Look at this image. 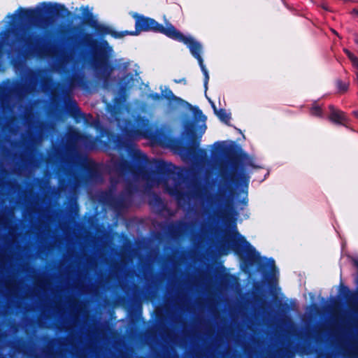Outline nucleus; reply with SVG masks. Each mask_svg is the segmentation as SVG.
<instances>
[{"instance_id":"obj_9","label":"nucleus","mask_w":358,"mask_h":358,"mask_svg":"<svg viewBox=\"0 0 358 358\" xmlns=\"http://www.w3.org/2000/svg\"><path fill=\"white\" fill-rule=\"evenodd\" d=\"M229 194L227 195V189L220 187L218 192L214 196V201L220 206L219 215L223 220H228L232 217L234 212L233 207V191L228 188Z\"/></svg>"},{"instance_id":"obj_8","label":"nucleus","mask_w":358,"mask_h":358,"mask_svg":"<svg viewBox=\"0 0 358 358\" xmlns=\"http://www.w3.org/2000/svg\"><path fill=\"white\" fill-rule=\"evenodd\" d=\"M174 40L178 41L180 42H182L185 44H186L189 50L192 55L197 59V60L199 62V64L202 69L203 72L204 73L206 80L205 83L206 85L208 83V80L209 79L208 74L206 69L204 68L203 64V59L201 56V44L195 41L193 38L190 36H187L182 34L180 31L177 30L176 28L173 32V34L170 37Z\"/></svg>"},{"instance_id":"obj_3","label":"nucleus","mask_w":358,"mask_h":358,"mask_svg":"<svg viewBox=\"0 0 358 358\" xmlns=\"http://www.w3.org/2000/svg\"><path fill=\"white\" fill-rule=\"evenodd\" d=\"M103 46H96L92 54L91 65L94 69L96 76L104 81L110 78L113 67L110 64L109 55L105 47L108 46L107 41L102 43Z\"/></svg>"},{"instance_id":"obj_23","label":"nucleus","mask_w":358,"mask_h":358,"mask_svg":"<svg viewBox=\"0 0 358 358\" xmlns=\"http://www.w3.org/2000/svg\"><path fill=\"white\" fill-rule=\"evenodd\" d=\"M357 298H358V293L353 294L352 295L350 296L348 301L350 303H353Z\"/></svg>"},{"instance_id":"obj_31","label":"nucleus","mask_w":358,"mask_h":358,"mask_svg":"<svg viewBox=\"0 0 358 358\" xmlns=\"http://www.w3.org/2000/svg\"><path fill=\"white\" fill-rule=\"evenodd\" d=\"M39 127H40L41 129H43V127H44V124H43V122H42V123H41V124H40Z\"/></svg>"},{"instance_id":"obj_12","label":"nucleus","mask_w":358,"mask_h":358,"mask_svg":"<svg viewBox=\"0 0 358 358\" xmlns=\"http://www.w3.org/2000/svg\"><path fill=\"white\" fill-rule=\"evenodd\" d=\"M190 226L188 223L184 220H180L171 223L169 227V230L173 237L177 238L187 232Z\"/></svg>"},{"instance_id":"obj_5","label":"nucleus","mask_w":358,"mask_h":358,"mask_svg":"<svg viewBox=\"0 0 358 358\" xmlns=\"http://www.w3.org/2000/svg\"><path fill=\"white\" fill-rule=\"evenodd\" d=\"M234 227L235 230L229 236L233 249L247 262H255L257 259L255 249L238 233L236 224Z\"/></svg>"},{"instance_id":"obj_10","label":"nucleus","mask_w":358,"mask_h":358,"mask_svg":"<svg viewBox=\"0 0 358 358\" xmlns=\"http://www.w3.org/2000/svg\"><path fill=\"white\" fill-rule=\"evenodd\" d=\"M196 146H189L182 151V158L185 162L203 163L207 158L205 150L197 149Z\"/></svg>"},{"instance_id":"obj_1","label":"nucleus","mask_w":358,"mask_h":358,"mask_svg":"<svg viewBox=\"0 0 358 358\" xmlns=\"http://www.w3.org/2000/svg\"><path fill=\"white\" fill-rule=\"evenodd\" d=\"M131 148L133 164L124 159H113L112 173L117 175V179L114 176L111 177L112 188L102 192L99 195V200L110 206L118 215L124 213L131 204L134 189L131 185H128L124 192L116 198L113 196V188L124 176H131L136 180H142L146 182L148 189L162 185L166 192L180 200L181 191L177 186L170 187L167 183L172 175V164L162 160L150 161L144 153L134 148L133 143H131Z\"/></svg>"},{"instance_id":"obj_14","label":"nucleus","mask_w":358,"mask_h":358,"mask_svg":"<svg viewBox=\"0 0 358 358\" xmlns=\"http://www.w3.org/2000/svg\"><path fill=\"white\" fill-rule=\"evenodd\" d=\"M150 206L154 207L156 206L159 210H162L164 208V203L161 198L156 194H152L149 200Z\"/></svg>"},{"instance_id":"obj_28","label":"nucleus","mask_w":358,"mask_h":358,"mask_svg":"<svg viewBox=\"0 0 358 358\" xmlns=\"http://www.w3.org/2000/svg\"><path fill=\"white\" fill-rule=\"evenodd\" d=\"M354 116L358 118V110H355L352 112Z\"/></svg>"},{"instance_id":"obj_34","label":"nucleus","mask_w":358,"mask_h":358,"mask_svg":"<svg viewBox=\"0 0 358 358\" xmlns=\"http://www.w3.org/2000/svg\"><path fill=\"white\" fill-rule=\"evenodd\" d=\"M242 178H246V177H245V174H243V177H242Z\"/></svg>"},{"instance_id":"obj_17","label":"nucleus","mask_w":358,"mask_h":358,"mask_svg":"<svg viewBox=\"0 0 358 358\" xmlns=\"http://www.w3.org/2000/svg\"><path fill=\"white\" fill-rule=\"evenodd\" d=\"M6 288L10 290H16L18 288V284L15 279L8 278L4 281Z\"/></svg>"},{"instance_id":"obj_15","label":"nucleus","mask_w":358,"mask_h":358,"mask_svg":"<svg viewBox=\"0 0 358 358\" xmlns=\"http://www.w3.org/2000/svg\"><path fill=\"white\" fill-rule=\"evenodd\" d=\"M310 114L311 115L322 117H323V110L322 108L316 103H314L310 108Z\"/></svg>"},{"instance_id":"obj_22","label":"nucleus","mask_w":358,"mask_h":358,"mask_svg":"<svg viewBox=\"0 0 358 358\" xmlns=\"http://www.w3.org/2000/svg\"><path fill=\"white\" fill-rule=\"evenodd\" d=\"M84 40H85V41H87V42L91 41L92 43H90V45H91L92 47H94V45H96V41H93V40L92 39V35H90V34H85V36H84Z\"/></svg>"},{"instance_id":"obj_33","label":"nucleus","mask_w":358,"mask_h":358,"mask_svg":"<svg viewBox=\"0 0 358 358\" xmlns=\"http://www.w3.org/2000/svg\"><path fill=\"white\" fill-rule=\"evenodd\" d=\"M354 306L357 308L358 310V302L357 303H354Z\"/></svg>"},{"instance_id":"obj_21","label":"nucleus","mask_w":358,"mask_h":358,"mask_svg":"<svg viewBox=\"0 0 358 358\" xmlns=\"http://www.w3.org/2000/svg\"><path fill=\"white\" fill-rule=\"evenodd\" d=\"M71 306L73 308L81 309L83 304L77 299H73L71 303Z\"/></svg>"},{"instance_id":"obj_2","label":"nucleus","mask_w":358,"mask_h":358,"mask_svg":"<svg viewBox=\"0 0 358 358\" xmlns=\"http://www.w3.org/2000/svg\"><path fill=\"white\" fill-rule=\"evenodd\" d=\"M96 147V139L91 136L82 135L76 131H70L66 134V150L71 161L85 168L90 179L101 181L102 177L98 165L80 152V149L93 150Z\"/></svg>"},{"instance_id":"obj_32","label":"nucleus","mask_w":358,"mask_h":358,"mask_svg":"<svg viewBox=\"0 0 358 358\" xmlns=\"http://www.w3.org/2000/svg\"><path fill=\"white\" fill-rule=\"evenodd\" d=\"M139 136H140V135H138V134H135V135H134V138H135L136 139H137V138H139Z\"/></svg>"},{"instance_id":"obj_20","label":"nucleus","mask_w":358,"mask_h":358,"mask_svg":"<svg viewBox=\"0 0 358 358\" xmlns=\"http://www.w3.org/2000/svg\"><path fill=\"white\" fill-rule=\"evenodd\" d=\"M48 280L45 278H40L36 281V285L41 289L45 288V285H48Z\"/></svg>"},{"instance_id":"obj_11","label":"nucleus","mask_w":358,"mask_h":358,"mask_svg":"<svg viewBox=\"0 0 358 358\" xmlns=\"http://www.w3.org/2000/svg\"><path fill=\"white\" fill-rule=\"evenodd\" d=\"M329 115L328 119L337 124H341L343 126H346L349 122V118L347 114L335 107L334 105H329Z\"/></svg>"},{"instance_id":"obj_18","label":"nucleus","mask_w":358,"mask_h":358,"mask_svg":"<svg viewBox=\"0 0 358 358\" xmlns=\"http://www.w3.org/2000/svg\"><path fill=\"white\" fill-rule=\"evenodd\" d=\"M217 115L220 119L225 123H228L231 119L230 115L225 111V110L223 109H221L220 111H218Z\"/></svg>"},{"instance_id":"obj_27","label":"nucleus","mask_w":358,"mask_h":358,"mask_svg":"<svg viewBox=\"0 0 358 358\" xmlns=\"http://www.w3.org/2000/svg\"><path fill=\"white\" fill-rule=\"evenodd\" d=\"M201 191V189H197L195 191V194H196V196H200Z\"/></svg>"},{"instance_id":"obj_6","label":"nucleus","mask_w":358,"mask_h":358,"mask_svg":"<svg viewBox=\"0 0 358 358\" xmlns=\"http://www.w3.org/2000/svg\"><path fill=\"white\" fill-rule=\"evenodd\" d=\"M135 28L136 34L141 31H152L164 34L169 38L171 36L175 29V27L171 23H166V26L164 27L159 24L154 19L144 16H136Z\"/></svg>"},{"instance_id":"obj_4","label":"nucleus","mask_w":358,"mask_h":358,"mask_svg":"<svg viewBox=\"0 0 358 358\" xmlns=\"http://www.w3.org/2000/svg\"><path fill=\"white\" fill-rule=\"evenodd\" d=\"M20 15L22 18L34 22L38 27L46 29L55 23L58 12L54 8L49 7L44 10L23 9Z\"/></svg>"},{"instance_id":"obj_19","label":"nucleus","mask_w":358,"mask_h":358,"mask_svg":"<svg viewBox=\"0 0 358 358\" xmlns=\"http://www.w3.org/2000/svg\"><path fill=\"white\" fill-rule=\"evenodd\" d=\"M52 80L50 78H46L43 81V88L45 91H47L48 90H50L51 87L52 86Z\"/></svg>"},{"instance_id":"obj_13","label":"nucleus","mask_w":358,"mask_h":358,"mask_svg":"<svg viewBox=\"0 0 358 358\" xmlns=\"http://www.w3.org/2000/svg\"><path fill=\"white\" fill-rule=\"evenodd\" d=\"M94 28L98 34L101 35L105 34H110L115 38H122L127 35H133L134 33L129 31H124V32H116L111 30L109 27L102 25V24H96L94 26Z\"/></svg>"},{"instance_id":"obj_26","label":"nucleus","mask_w":358,"mask_h":358,"mask_svg":"<svg viewBox=\"0 0 358 358\" xmlns=\"http://www.w3.org/2000/svg\"><path fill=\"white\" fill-rule=\"evenodd\" d=\"M231 180H234V181H238V179L236 178V174L234 173H231Z\"/></svg>"},{"instance_id":"obj_29","label":"nucleus","mask_w":358,"mask_h":358,"mask_svg":"<svg viewBox=\"0 0 358 358\" xmlns=\"http://www.w3.org/2000/svg\"><path fill=\"white\" fill-rule=\"evenodd\" d=\"M345 2L351 1V2H358V0H343Z\"/></svg>"},{"instance_id":"obj_7","label":"nucleus","mask_w":358,"mask_h":358,"mask_svg":"<svg viewBox=\"0 0 358 358\" xmlns=\"http://www.w3.org/2000/svg\"><path fill=\"white\" fill-rule=\"evenodd\" d=\"M83 78L84 76L83 75L78 73L73 75L69 81V90L64 94V101L65 107L68 112L74 117L80 116L81 114L76 101L72 98L71 91L76 87H84L85 82Z\"/></svg>"},{"instance_id":"obj_30","label":"nucleus","mask_w":358,"mask_h":358,"mask_svg":"<svg viewBox=\"0 0 358 358\" xmlns=\"http://www.w3.org/2000/svg\"><path fill=\"white\" fill-rule=\"evenodd\" d=\"M52 95L55 96L56 94V89H54L51 92Z\"/></svg>"},{"instance_id":"obj_16","label":"nucleus","mask_w":358,"mask_h":358,"mask_svg":"<svg viewBox=\"0 0 358 358\" xmlns=\"http://www.w3.org/2000/svg\"><path fill=\"white\" fill-rule=\"evenodd\" d=\"M336 87L338 93L344 94L348 90L349 83L338 80L336 81Z\"/></svg>"},{"instance_id":"obj_25","label":"nucleus","mask_w":358,"mask_h":358,"mask_svg":"<svg viewBox=\"0 0 358 358\" xmlns=\"http://www.w3.org/2000/svg\"><path fill=\"white\" fill-rule=\"evenodd\" d=\"M80 181L78 179V178H76V181H75V189L78 188L79 186H80Z\"/></svg>"},{"instance_id":"obj_24","label":"nucleus","mask_w":358,"mask_h":358,"mask_svg":"<svg viewBox=\"0 0 358 358\" xmlns=\"http://www.w3.org/2000/svg\"><path fill=\"white\" fill-rule=\"evenodd\" d=\"M350 14L355 17H358V8L352 9L350 12Z\"/></svg>"}]
</instances>
